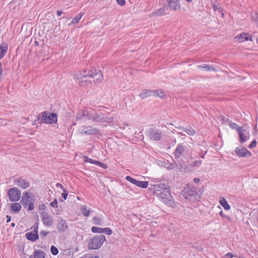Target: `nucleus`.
Listing matches in <instances>:
<instances>
[{
  "label": "nucleus",
  "mask_w": 258,
  "mask_h": 258,
  "mask_svg": "<svg viewBox=\"0 0 258 258\" xmlns=\"http://www.w3.org/2000/svg\"><path fill=\"white\" fill-rule=\"evenodd\" d=\"M89 78H95L94 83H100L103 79V76L101 71L92 68L90 70H84L82 73L75 74L74 79L81 86H89L92 82Z\"/></svg>",
  "instance_id": "nucleus-1"
},
{
  "label": "nucleus",
  "mask_w": 258,
  "mask_h": 258,
  "mask_svg": "<svg viewBox=\"0 0 258 258\" xmlns=\"http://www.w3.org/2000/svg\"><path fill=\"white\" fill-rule=\"evenodd\" d=\"M154 194L167 206L172 207L175 206L170 190L165 184L154 185Z\"/></svg>",
  "instance_id": "nucleus-2"
},
{
  "label": "nucleus",
  "mask_w": 258,
  "mask_h": 258,
  "mask_svg": "<svg viewBox=\"0 0 258 258\" xmlns=\"http://www.w3.org/2000/svg\"><path fill=\"white\" fill-rule=\"evenodd\" d=\"M182 196L187 200L194 202L198 197L195 187L187 184L182 191Z\"/></svg>",
  "instance_id": "nucleus-3"
},
{
  "label": "nucleus",
  "mask_w": 258,
  "mask_h": 258,
  "mask_svg": "<svg viewBox=\"0 0 258 258\" xmlns=\"http://www.w3.org/2000/svg\"><path fill=\"white\" fill-rule=\"evenodd\" d=\"M105 241L106 238L103 235L95 236L90 239L88 244V248L89 249H98Z\"/></svg>",
  "instance_id": "nucleus-4"
},
{
  "label": "nucleus",
  "mask_w": 258,
  "mask_h": 258,
  "mask_svg": "<svg viewBox=\"0 0 258 258\" xmlns=\"http://www.w3.org/2000/svg\"><path fill=\"white\" fill-rule=\"evenodd\" d=\"M91 119L95 122H111L113 121L112 117H109L103 114H98L97 113L92 112Z\"/></svg>",
  "instance_id": "nucleus-5"
},
{
  "label": "nucleus",
  "mask_w": 258,
  "mask_h": 258,
  "mask_svg": "<svg viewBox=\"0 0 258 258\" xmlns=\"http://www.w3.org/2000/svg\"><path fill=\"white\" fill-rule=\"evenodd\" d=\"M8 196L11 202H17L21 198V191L17 187L11 188L8 192Z\"/></svg>",
  "instance_id": "nucleus-6"
},
{
  "label": "nucleus",
  "mask_w": 258,
  "mask_h": 258,
  "mask_svg": "<svg viewBox=\"0 0 258 258\" xmlns=\"http://www.w3.org/2000/svg\"><path fill=\"white\" fill-rule=\"evenodd\" d=\"M147 135L151 140L158 141L161 139L163 134L159 129L151 128Z\"/></svg>",
  "instance_id": "nucleus-7"
},
{
  "label": "nucleus",
  "mask_w": 258,
  "mask_h": 258,
  "mask_svg": "<svg viewBox=\"0 0 258 258\" xmlns=\"http://www.w3.org/2000/svg\"><path fill=\"white\" fill-rule=\"evenodd\" d=\"M57 115L55 113H51L49 114L45 112L41 114V119L43 122L53 123L57 121Z\"/></svg>",
  "instance_id": "nucleus-8"
},
{
  "label": "nucleus",
  "mask_w": 258,
  "mask_h": 258,
  "mask_svg": "<svg viewBox=\"0 0 258 258\" xmlns=\"http://www.w3.org/2000/svg\"><path fill=\"white\" fill-rule=\"evenodd\" d=\"M166 1L167 2L166 9L174 11L180 10V0H166Z\"/></svg>",
  "instance_id": "nucleus-9"
},
{
  "label": "nucleus",
  "mask_w": 258,
  "mask_h": 258,
  "mask_svg": "<svg viewBox=\"0 0 258 258\" xmlns=\"http://www.w3.org/2000/svg\"><path fill=\"white\" fill-rule=\"evenodd\" d=\"M42 221L45 226L49 227L52 225L53 221L51 216L45 212L40 213Z\"/></svg>",
  "instance_id": "nucleus-10"
},
{
  "label": "nucleus",
  "mask_w": 258,
  "mask_h": 258,
  "mask_svg": "<svg viewBox=\"0 0 258 258\" xmlns=\"http://www.w3.org/2000/svg\"><path fill=\"white\" fill-rule=\"evenodd\" d=\"M125 179L136 186L143 188L147 187L149 184L148 181H139L130 176H126Z\"/></svg>",
  "instance_id": "nucleus-11"
},
{
  "label": "nucleus",
  "mask_w": 258,
  "mask_h": 258,
  "mask_svg": "<svg viewBox=\"0 0 258 258\" xmlns=\"http://www.w3.org/2000/svg\"><path fill=\"white\" fill-rule=\"evenodd\" d=\"M99 132V130L91 126H83L80 131L82 134L89 135L98 134Z\"/></svg>",
  "instance_id": "nucleus-12"
},
{
  "label": "nucleus",
  "mask_w": 258,
  "mask_h": 258,
  "mask_svg": "<svg viewBox=\"0 0 258 258\" xmlns=\"http://www.w3.org/2000/svg\"><path fill=\"white\" fill-rule=\"evenodd\" d=\"M235 152L239 157H247L251 155V152L242 146L236 148Z\"/></svg>",
  "instance_id": "nucleus-13"
},
{
  "label": "nucleus",
  "mask_w": 258,
  "mask_h": 258,
  "mask_svg": "<svg viewBox=\"0 0 258 258\" xmlns=\"http://www.w3.org/2000/svg\"><path fill=\"white\" fill-rule=\"evenodd\" d=\"M186 146L183 144H179L177 145L174 154L175 158H179L182 156L185 152Z\"/></svg>",
  "instance_id": "nucleus-14"
},
{
  "label": "nucleus",
  "mask_w": 258,
  "mask_h": 258,
  "mask_svg": "<svg viewBox=\"0 0 258 258\" xmlns=\"http://www.w3.org/2000/svg\"><path fill=\"white\" fill-rule=\"evenodd\" d=\"M92 112L88 110H80L76 114V119H82L84 117L87 118L88 119H91Z\"/></svg>",
  "instance_id": "nucleus-15"
},
{
  "label": "nucleus",
  "mask_w": 258,
  "mask_h": 258,
  "mask_svg": "<svg viewBox=\"0 0 258 258\" xmlns=\"http://www.w3.org/2000/svg\"><path fill=\"white\" fill-rule=\"evenodd\" d=\"M25 236L28 240L32 242H34L39 238L38 232L36 230H33L26 233Z\"/></svg>",
  "instance_id": "nucleus-16"
},
{
  "label": "nucleus",
  "mask_w": 258,
  "mask_h": 258,
  "mask_svg": "<svg viewBox=\"0 0 258 258\" xmlns=\"http://www.w3.org/2000/svg\"><path fill=\"white\" fill-rule=\"evenodd\" d=\"M57 227L59 232H64L68 228V225L66 220L60 219L58 220L57 224Z\"/></svg>",
  "instance_id": "nucleus-17"
},
{
  "label": "nucleus",
  "mask_w": 258,
  "mask_h": 258,
  "mask_svg": "<svg viewBox=\"0 0 258 258\" xmlns=\"http://www.w3.org/2000/svg\"><path fill=\"white\" fill-rule=\"evenodd\" d=\"M234 39L238 42H242L248 40L252 41L251 37H249L247 33L244 32L241 33L240 35L235 36Z\"/></svg>",
  "instance_id": "nucleus-18"
},
{
  "label": "nucleus",
  "mask_w": 258,
  "mask_h": 258,
  "mask_svg": "<svg viewBox=\"0 0 258 258\" xmlns=\"http://www.w3.org/2000/svg\"><path fill=\"white\" fill-rule=\"evenodd\" d=\"M16 183L20 187L26 189L29 187L30 183L27 181L26 179H23L22 178H20L15 180Z\"/></svg>",
  "instance_id": "nucleus-19"
},
{
  "label": "nucleus",
  "mask_w": 258,
  "mask_h": 258,
  "mask_svg": "<svg viewBox=\"0 0 258 258\" xmlns=\"http://www.w3.org/2000/svg\"><path fill=\"white\" fill-rule=\"evenodd\" d=\"M155 94L154 90H143L139 95V97L142 99H145L148 97L153 96Z\"/></svg>",
  "instance_id": "nucleus-20"
},
{
  "label": "nucleus",
  "mask_w": 258,
  "mask_h": 258,
  "mask_svg": "<svg viewBox=\"0 0 258 258\" xmlns=\"http://www.w3.org/2000/svg\"><path fill=\"white\" fill-rule=\"evenodd\" d=\"M30 196L29 194L25 191L23 193V196L21 199V203L25 207H26L30 202Z\"/></svg>",
  "instance_id": "nucleus-21"
},
{
  "label": "nucleus",
  "mask_w": 258,
  "mask_h": 258,
  "mask_svg": "<svg viewBox=\"0 0 258 258\" xmlns=\"http://www.w3.org/2000/svg\"><path fill=\"white\" fill-rule=\"evenodd\" d=\"M8 48V46L6 43L3 42L2 44H0V60L3 58L7 53Z\"/></svg>",
  "instance_id": "nucleus-22"
},
{
  "label": "nucleus",
  "mask_w": 258,
  "mask_h": 258,
  "mask_svg": "<svg viewBox=\"0 0 258 258\" xmlns=\"http://www.w3.org/2000/svg\"><path fill=\"white\" fill-rule=\"evenodd\" d=\"M33 254L34 255H31L29 258H45L44 252L41 250H35Z\"/></svg>",
  "instance_id": "nucleus-23"
},
{
  "label": "nucleus",
  "mask_w": 258,
  "mask_h": 258,
  "mask_svg": "<svg viewBox=\"0 0 258 258\" xmlns=\"http://www.w3.org/2000/svg\"><path fill=\"white\" fill-rule=\"evenodd\" d=\"M176 127L185 132L188 135L190 136H194L196 134V131L190 126H189L188 128H185L181 126Z\"/></svg>",
  "instance_id": "nucleus-24"
},
{
  "label": "nucleus",
  "mask_w": 258,
  "mask_h": 258,
  "mask_svg": "<svg viewBox=\"0 0 258 258\" xmlns=\"http://www.w3.org/2000/svg\"><path fill=\"white\" fill-rule=\"evenodd\" d=\"M21 209V206L18 203H15L11 205V210L13 212L18 213Z\"/></svg>",
  "instance_id": "nucleus-25"
},
{
  "label": "nucleus",
  "mask_w": 258,
  "mask_h": 258,
  "mask_svg": "<svg viewBox=\"0 0 258 258\" xmlns=\"http://www.w3.org/2000/svg\"><path fill=\"white\" fill-rule=\"evenodd\" d=\"M220 204L226 210H228L230 209V206L224 198H221L219 201Z\"/></svg>",
  "instance_id": "nucleus-26"
},
{
  "label": "nucleus",
  "mask_w": 258,
  "mask_h": 258,
  "mask_svg": "<svg viewBox=\"0 0 258 258\" xmlns=\"http://www.w3.org/2000/svg\"><path fill=\"white\" fill-rule=\"evenodd\" d=\"M237 132L239 134V138H240V142L241 143H243L247 140L246 136L244 135L241 131V128L239 127L237 130Z\"/></svg>",
  "instance_id": "nucleus-27"
},
{
  "label": "nucleus",
  "mask_w": 258,
  "mask_h": 258,
  "mask_svg": "<svg viewBox=\"0 0 258 258\" xmlns=\"http://www.w3.org/2000/svg\"><path fill=\"white\" fill-rule=\"evenodd\" d=\"M165 8H161L159 9H158L157 10L153 12L151 14V16H161V15H165Z\"/></svg>",
  "instance_id": "nucleus-28"
},
{
  "label": "nucleus",
  "mask_w": 258,
  "mask_h": 258,
  "mask_svg": "<svg viewBox=\"0 0 258 258\" xmlns=\"http://www.w3.org/2000/svg\"><path fill=\"white\" fill-rule=\"evenodd\" d=\"M84 15V13H80L79 15H78L76 17H75L71 23L69 24V25H71L72 24H75L78 23L80 19L82 18L83 16Z\"/></svg>",
  "instance_id": "nucleus-29"
},
{
  "label": "nucleus",
  "mask_w": 258,
  "mask_h": 258,
  "mask_svg": "<svg viewBox=\"0 0 258 258\" xmlns=\"http://www.w3.org/2000/svg\"><path fill=\"white\" fill-rule=\"evenodd\" d=\"M81 211L82 214L85 217H87L90 213V211L86 208V206H83L81 208Z\"/></svg>",
  "instance_id": "nucleus-30"
},
{
  "label": "nucleus",
  "mask_w": 258,
  "mask_h": 258,
  "mask_svg": "<svg viewBox=\"0 0 258 258\" xmlns=\"http://www.w3.org/2000/svg\"><path fill=\"white\" fill-rule=\"evenodd\" d=\"M198 68H204L205 69H206L207 71H214L215 69L214 68V67L212 66H209V65H207L206 64H204L202 66H198Z\"/></svg>",
  "instance_id": "nucleus-31"
},
{
  "label": "nucleus",
  "mask_w": 258,
  "mask_h": 258,
  "mask_svg": "<svg viewBox=\"0 0 258 258\" xmlns=\"http://www.w3.org/2000/svg\"><path fill=\"white\" fill-rule=\"evenodd\" d=\"M93 222L94 224L97 225H101L102 224V221L101 219L97 216H95L92 218Z\"/></svg>",
  "instance_id": "nucleus-32"
},
{
  "label": "nucleus",
  "mask_w": 258,
  "mask_h": 258,
  "mask_svg": "<svg viewBox=\"0 0 258 258\" xmlns=\"http://www.w3.org/2000/svg\"><path fill=\"white\" fill-rule=\"evenodd\" d=\"M155 94L153 95V96H157L160 98H162L164 96V93L162 90H157L156 91H154Z\"/></svg>",
  "instance_id": "nucleus-33"
},
{
  "label": "nucleus",
  "mask_w": 258,
  "mask_h": 258,
  "mask_svg": "<svg viewBox=\"0 0 258 258\" xmlns=\"http://www.w3.org/2000/svg\"><path fill=\"white\" fill-rule=\"evenodd\" d=\"M252 21L255 22L256 24L258 26V14L257 12H254L252 14Z\"/></svg>",
  "instance_id": "nucleus-34"
},
{
  "label": "nucleus",
  "mask_w": 258,
  "mask_h": 258,
  "mask_svg": "<svg viewBox=\"0 0 258 258\" xmlns=\"http://www.w3.org/2000/svg\"><path fill=\"white\" fill-rule=\"evenodd\" d=\"M91 231L93 233H102V228L94 226L92 227Z\"/></svg>",
  "instance_id": "nucleus-35"
},
{
  "label": "nucleus",
  "mask_w": 258,
  "mask_h": 258,
  "mask_svg": "<svg viewBox=\"0 0 258 258\" xmlns=\"http://www.w3.org/2000/svg\"><path fill=\"white\" fill-rule=\"evenodd\" d=\"M50 251L51 252V253L54 255H56L58 254V249L56 247H55V246L54 245H52L50 247Z\"/></svg>",
  "instance_id": "nucleus-36"
},
{
  "label": "nucleus",
  "mask_w": 258,
  "mask_h": 258,
  "mask_svg": "<svg viewBox=\"0 0 258 258\" xmlns=\"http://www.w3.org/2000/svg\"><path fill=\"white\" fill-rule=\"evenodd\" d=\"M202 164L201 160L195 161L192 162L191 164H189V166L191 167H199Z\"/></svg>",
  "instance_id": "nucleus-37"
},
{
  "label": "nucleus",
  "mask_w": 258,
  "mask_h": 258,
  "mask_svg": "<svg viewBox=\"0 0 258 258\" xmlns=\"http://www.w3.org/2000/svg\"><path fill=\"white\" fill-rule=\"evenodd\" d=\"M106 233V234L110 235L112 234V231L111 229L109 228H102V233Z\"/></svg>",
  "instance_id": "nucleus-38"
},
{
  "label": "nucleus",
  "mask_w": 258,
  "mask_h": 258,
  "mask_svg": "<svg viewBox=\"0 0 258 258\" xmlns=\"http://www.w3.org/2000/svg\"><path fill=\"white\" fill-rule=\"evenodd\" d=\"M228 123H229V125L232 129L236 130L237 131L238 128L240 127L235 123L229 121Z\"/></svg>",
  "instance_id": "nucleus-39"
},
{
  "label": "nucleus",
  "mask_w": 258,
  "mask_h": 258,
  "mask_svg": "<svg viewBox=\"0 0 258 258\" xmlns=\"http://www.w3.org/2000/svg\"><path fill=\"white\" fill-rule=\"evenodd\" d=\"M85 162H89V163L96 165L97 163H96V162H97V160H94L91 159L88 157H85Z\"/></svg>",
  "instance_id": "nucleus-40"
},
{
  "label": "nucleus",
  "mask_w": 258,
  "mask_h": 258,
  "mask_svg": "<svg viewBox=\"0 0 258 258\" xmlns=\"http://www.w3.org/2000/svg\"><path fill=\"white\" fill-rule=\"evenodd\" d=\"M97 163L96 165L99 166L100 167H102L104 169H106L107 168V165L103 163H102L99 161L96 162Z\"/></svg>",
  "instance_id": "nucleus-41"
},
{
  "label": "nucleus",
  "mask_w": 258,
  "mask_h": 258,
  "mask_svg": "<svg viewBox=\"0 0 258 258\" xmlns=\"http://www.w3.org/2000/svg\"><path fill=\"white\" fill-rule=\"evenodd\" d=\"M63 193L61 194L63 198L66 200L68 197V191L66 189H63Z\"/></svg>",
  "instance_id": "nucleus-42"
},
{
  "label": "nucleus",
  "mask_w": 258,
  "mask_h": 258,
  "mask_svg": "<svg viewBox=\"0 0 258 258\" xmlns=\"http://www.w3.org/2000/svg\"><path fill=\"white\" fill-rule=\"evenodd\" d=\"M28 210L32 211L34 209V206L33 202H30L28 205Z\"/></svg>",
  "instance_id": "nucleus-43"
},
{
  "label": "nucleus",
  "mask_w": 258,
  "mask_h": 258,
  "mask_svg": "<svg viewBox=\"0 0 258 258\" xmlns=\"http://www.w3.org/2000/svg\"><path fill=\"white\" fill-rule=\"evenodd\" d=\"M57 201L56 199H55L54 201L50 203V205L53 208H57Z\"/></svg>",
  "instance_id": "nucleus-44"
},
{
  "label": "nucleus",
  "mask_w": 258,
  "mask_h": 258,
  "mask_svg": "<svg viewBox=\"0 0 258 258\" xmlns=\"http://www.w3.org/2000/svg\"><path fill=\"white\" fill-rule=\"evenodd\" d=\"M256 145V141L254 140H253L248 146V148L251 149L254 148Z\"/></svg>",
  "instance_id": "nucleus-45"
},
{
  "label": "nucleus",
  "mask_w": 258,
  "mask_h": 258,
  "mask_svg": "<svg viewBox=\"0 0 258 258\" xmlns=\"http://www.w3.org/2000/svg\"><path fill=\"white\" fill-rule=\"evenodd\" d=\"M118 5L120 6H123L125 4V1L124 0H116Z\"/></svg>",
  "instance_id": "nucleus-46"
},
{
  "label": "nucleus",
  "mask_w": 258,
  "mask_h": 258,
  "mask_svg": "<svg viewBox=\"0 0 258 258\" xmlns=\"http://www.w3.org/2000/svg\"><path fill=\"white\" fill-rule=\"evenodd\" d=\"M38 225H39L38 222L35 223L31 229L33 228L34 229L33 230H36L38 232Z\"/></svg>",
  "instance_id": "nucleus-47"
},
{
  "label": "nucleus",
  "mask_w": 258,
  "mask_h": 258,
  "mask_svg": "<svg viewBox=\"0 0 258 258\" xmlns=\"http://www.w3.org/2000/svg\"><path fill=\"white\" fill-rule=\"evenodd\" d=\"M3 70L2 64H1V63H0V80H1L3 78Z\"/></svg>",
  "instance_id": "nucleus-48"
},
{
  "label": "nucleus",
  "mask_w": 258,
  "mask_h": 258,
  "mask_svg": "<svg viewBox=\"0 0 258 258\" xmlns=\"http://www.w3.org/2000/svg\"><path fill=\"white\" fill-rule=\"evenodd\" d=\"M48 232H47V231H41L40 233V234L41 236L44 237L46 235H47L48 234Z\"/></svg>",
  "instance_id": "nucleus-49"
},
{
  "label": "nucleus",
  "mask_w": 258,
  "mask_h": 258,
  "mask_svg": "<svg viewBox=\"0 0 258 258\" xmlns=\"http://www.w3.org/2000/svg\"><path fill=\"white\" fill-rule=\"evenodd\" d=\"M56 187L57 188H60L61 189H62L63 190V189H64L63 188V186H62V185L59 183H57L56 184Z\"/></svg>",
  "instance_id": "nucleus-50"
},
{
  "label": "nucleus",
  "mask_w": 258,
  "mask_h": 258,
  "mask_svg": "<svg viewBox=\"0 0 258 258\" xmlns=\"http://www.w3.org/2000/svg\"><path fill=\"white\" fill-rule=\"evenodd\" d=\"M225 256L228 258H232L233 256V254L230 252L227 253Z\"/></svg>",
  "instance_id": "nucleus-51"
},
{
  "label": "nucleus",
  "mask_w": 258,
  "mask_h": 258,
  "mask_svg": "<svg viewBox=\"0 0 258 258\" xmlns=\"http://www.w3.org/2000/svg\"><path fill=\"white\" fill-rule=\"evenodd\" d=\"M45 208H46L45 205L44 204H42L40 206L39 209L41 210H45Z\"/></svg>",
  "instance_id": "nucleus-52"
},
{
  "label": "nucleus",
  "mask_w": 258,
  "mask_h": 258,
  "mask_svg": "<svg viewBox=\"0 0 258 258\" xmlns=\"http://www.w3.org/2000/svg\"><path fill=\"white\" fill-rule=\"evenodd\" d=\"M6 218H7V223L10 222L11 220V217L9 215H7L6 216Z\"/></svg>",
  "instance_id": "nucleus-53"
},
{
  "label": "nucleus",
  "mask_w": 258,
  "mask_h": 258,
  "mask_svg": "<svg viewBox=\"0 0 258 258\" xmlns=\"http://www.w3.org/2000/svg\"><path fill=\"white\" fill-rule=\"evenodd\" d=\"M200 179L199 178H195L194 179V182L196 183H199L200 181Z\"/></svg>",
  "instance_id": "nucleus-54"
},
{
  "label": "nucleus",
  "mask_w": 258,
  "mask_h": 258,
  "mask_svg": "<svg viewBox=\"0 0 258 258\" xmlns=\"http://www.w3.org/2000/svg\"><path fill=\"white\" fill-rule=\"evenodd\" d=\"M222 121L223 122L230 121L228 118H225L224 117L222 118Z\"/></svg>",
  "instance_id": "nucleus-55"
},
{
  "label": "nucleus",
  "mask_w": 258,
  "mask_h": 258,
  "mask_svg": "<svg viewBox=\"0 0 258 258\" xmlns=\"http://www.w3.org/2000/svg\"><path fill=\"white\" fill-rule=\"evenodd\" d=\"M62 14V12L60 11H57V15L58 16H60L61 14Z\"/></svg>",
  "instance_id": "nucleus-56"
},
{
  "label": "nucleus",
  "mask_w": 258,
  "mask_h": 258,
  "mask_svg": "<svg viewBox=\"0 0 258 258\" xmlns=\"http://www.w3.org/2000/svg\"><path fill=\"white\" fill-rule=\"evenodd\" d=\"M220 215L222 217H225L226 216L224 214V213H223V212L222 211L220 212Z\"/></svg>",
  "instance_id": "nucleus-57"
},
{
  "label": "nucleus",
  "mask_w": 258,
  "mask_h": 258,
  "mask_svg": "<svg viewBox=\"0 0 258 258\" xmlns=\"http://www.w3.org/2000/svg\"><path fill=\"white\" fill-rule=\"evenodd\" d=\"M177 133L178 134H180V135H181L182 136H185V134H182L181 132H177Z\"/></svg>",
  "instance_id": "nucleus-58"
},
{
  "label": "nucleus",
  "mask_w": 258,
  "mask_h": 258,
  "mask_svg": "<svg viewBox=\"0 0 258 258\" xmlns=\"http://www.w3.org/2000/svg\"><path fill=\"white\" fill-rule=\"evenodd\" d=\"M11 226H12V227H15V223H11Z\"/></svg>",
  "instance_id": "nucleus-59"
},
{
  "label": "nucleus",
  "mask_w": 258,
  "mask_h": 258,
  "mask_svg": "<svg viewBox=\"0 0 258 258\" xmlns=\"http://www.w3.org/2000/svg\"><path fill=\"white\" fill-rule=\"evenodd\" d=\"M89 258H99V257L97 256H94L89 257Z\"/></svg>",
  "instance_id": "nucleus-60"
},
{
  "label": "nucleus",
  "mask_w": 258,
  "mask_h": 258,
  "mask_svg": "<svg viewBox=\"0 0 258 258\" xmlns=\"http://www.w3.org/2000/svg\"><path fill=\"white\" fill-rule=\"evenodd\" d=\"M187 2L190 3L192 0H186Z\"/></svg>",
  "instance_id": "nucleus-61"
},
{
  "label": "nucleus",
  "mask_w": 258,
  "mask_h": 258,
  "mask_svg": "<svg viewBox=\"0 0 258 258\" xmlns=\"http://www.w3.org/2000/svg\"><path fill=\"white\" fill-rule=\"evenodd\" d=\"M256 43L258 44V38L256 39Z\"/></svg>",
  "instance_id": "nucleus-62"
},
{
  "label": "nucleus",
  "mask_w": 258,
  "mask_h": 258,
  "mask_svg": "<svg viewBox=\"0 0 258 258\" xmlns=\"http://www.w3.org/2000/svg\"><path fill=\"white\" fill-rule=\"evenodd\" d=\"M216 9H217V7H214V10H216Z\"/></svg>",
  "instance_id": "nucleus-63"
},
{
  "label": "nucleus",
  "mask_w": 258,
  "mask_h": 258,
  "mask_svg": "<svg viewBox=\"0 0 258 258\" xmlns=\"http://www.w3.org/2000/svg\"><path fill=\"white\" fill-rule=\"evenodd\" d=\"M216 9H217V7H214V10H216Z\"/></svg>",
  "instance_id": "nucleus-64"
}]
</instances>
